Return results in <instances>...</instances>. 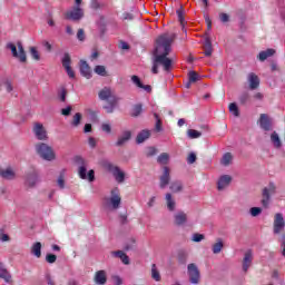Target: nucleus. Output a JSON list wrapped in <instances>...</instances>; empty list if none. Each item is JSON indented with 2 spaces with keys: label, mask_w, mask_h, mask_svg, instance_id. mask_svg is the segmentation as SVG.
<instances>
[{
  "label": "nucleus",
  "mask_w": 285,
  "mask_h": 285,
  "mask_svg": "<svg viewBox=\"0 0 285 285\" xmlns=\"http://www.w3.org/2000/svg\"><path fill=\"white\" fill-rule=\"evenodd\" d=\"M173 41H175V33H163L156 39L151 68L154 75L159 72V66L164 68L165 72L173 70V58H168L173 51Z\"/></svg>",
  "instance_id": "1"
},
{
  "label": "nucleus",
  "mask_w": 285,
  "mask_h": 285,
  "mask_svg": "<svg viewBox=\"0 0 285 285\" xmlns=\"http://www.w3.org/2000/svg\"><path fill=\"white\" fill-rule=\"evenodd\" d=\"M76 164L78 166V176L80 179H85L89 183L95 181V170L90 169L88 171V161H86V159H83L81 156H77Z\"/></svg>",
  "instance_id": "2"
},
{
  "label": "nucleus",
  "mask_w": 285,
  "mask_h": 285,
  "mask_svg": "<svg viewBox=\"0 0 285 285\" xmlns=\"http://www.w3.org/2000/svg\"><path fill=\"white\" fill-rule=\"evenodd\" d=\"M6 48L7 50H10L11 57L17 59L20 63H26V61H28L26 49H23V45L21 42H18L17 45L14 42H8Z\"/></svg>",
  "instance_id": "3"
},
{
  "label": "nucleus",
  "mask_w": 285,
  "mask_h": 285,
  "mask_svg": "<svg viewBox=\"0 0 285 285\" xmlns=\"http://www.w3.org/2000/svg\"><path fill=\"white\" fill-rule=\"evenodd\" d=\"M37 155L45 159V161H55L57 159V155L55 154V149L50 147V145L46 142H38L35 146Z\"/></svg>",
  "instance_id": "4"
},
{
  "label": "nucleus",
  "mask_w": 285,
  "mask_h": 285,
  "mask_svg": "<svg viewBox=\"0 0 285 285\" xmlns=\"http://www.w3.org/2000/svg\"><path fill=\"white\" fill-rule=\"evenodd\" d=\"M105 170H108L117 184H124L126 181V171L119 168V166L111 164L110 161H105L102 164Z\"/></svg>",
  "instance_id": "5"
},
{
  "label": "nucleus",
  "mask_w": 285,
  "mask_h": 285,
  "mask_svg": "<svg viewBox=\"0 0 285 285\" xmlns=\"http://www.w3.org/2000/svg\"><path fill=\"white\" fill-rule=\"evenodd\" d=\"M105 204L110 210H118L121 206V194L119 188H114L110 191V197L105 198Z\"/></svg>",
  "instance_id": "6"
},
{
  "label": "nucleus",
  "mask_w": 285,
  "mask_h": 285,
  "mask_svg": "<svg viewBox=\"0 0 285 285\" xmlns=\"http://www.w3.org/2000/svg\"><path fill=\"white\" fill-rule=\"evenodd\" d=\"M277 187L275 184L271 183L267 187L263 189V198L261 200L263 208H268L271 206V197L275 195Z\"/></svg>",
  "instance_id": "7"
},
{
  "label": "nucleus",
  "mask_w": 285,
  "mask_h": 285,
  "mask_svg": "<svg viewBox=\"0 0 285 285\" xmlns=\"http://www.w3.org/2000/svg\"><path fill=\"white\" fill-rule=\"evenodd\" d=\"M32 132L38 141H48V139H50V137L48 136V129H46V127L41 122L33 124Z\"/></svg>",
  "instance_id": "8"
},
{
  "label": "nucleus",
  "mask_w": 285,
  "mask_h": 285,
  "mask_svg": "<svg viewBox=\"0 0 285 285\" xmlns=\"http://www.w3.org/2000/svg\"><path fill=\"white\" fill-rule=\"evenodd\" d=\"M284 228H285L284 214L276 213L274 215V223H273L274 235H282V233H284Z\"/></svg>",
  "instance_id": "9"
},
{
  "label": "nucleus",
  "mask_w": 285,
  "mask_h": 285,
  "mask_svg": "<svg viewBox=\"0 0 285 285\" xmlns=\"http://www.w3.org/2000/svg\"><path fill=\"white\" fill-rule=\"evenodd\" d=\"M187 275L189 277L190 284H199V279H202V275L199 273V267H197L195 263H190L187 266Z\"/></svg>",
  "instance_id": "10"
},
{
  "label": "nucleus",
  "mask_w": 285,
  "mask_h": 285,
  "mask_svg": "<svg viewBox=\"0 0 285 285\" xmlns=\"http://www.w3.org/2000/svg\"><path fill=\"white\" fill-rule=\"evenodd\" d=\"M66 19H69V21H80V19H83V9L81 7H73L66 13Z\"/></svg>",
  "instance_id": "11"
},
{
  "label": "nucleus",
  "mask_w": 285,
  "mask_h": 285,
  "mask_svg": "<svg viewBox=\"0 0 285 285\" xmlns=\"http://www.w3.org/2000/svg\"><path fill=\"white\" fill-rule=\"evenodd\" d=\"M175 226H188V214L184 210H178L174 214Z\"/></svg>",
  "instance_id": "12"
},
{
  "label": "nucleus",
  "mask_w": 285,
  "mask_h": 285,
  "mask_svg": "<svg viewBox=\"0 0 285 285\" xmlns=\"http://www.w3.org/2000/svg\"><path fill=\"white\" fill-rule=\"evenodd\" d=\"M258 124L262 130H265L266 132L273 130V122L271 121V117L266 114L261 115Z\"/></svg>",
  "instance_id": "13"
},
{
  "label": "nucleus",
  "mask_w": 285,
  "mask_h": 285,
  "mask_svg": "<svg viewBox=\"0 0 285 285\" xmlns=\"http://www.w3.org/2000/svg\"><path fill=\"white\" fill-rule=\"evenodd\" d=\"M170 184V168L164 167L163 168V174L159 177V187L160 188H166Z\"/></svg>",
  "instance_id": "14"
},
{
  "label": "nucleus",
  "mask_w": 285,
  "mask_h": 285,
  "mask_svg": "<svg viewBox=\"0 0 285 285\" xmlns=\"http://www.w3.org/2000/svg\"><path fill=\"white\" fill-rule=\"evenodd\" d=\"M230 181H233V177L230 175L220 176L217 181V189L226 190V188H228V186H230Z\"/></svg>",
  "instance_id": "15"
},
{
  "label": "nucleus",
  "mask_w": 285,
  "mask_h": 285,
  "mask_svg": "<svg viewBox=\"0 0 285 285\" xmlns=\"http://www.w3.org/2000/svg\"><path fill=\"white\" fill-rule=\"evenodd\" d=\"M253 266V250L249 249L245 252L244 257H243V271L244 273H248V268Z\"/></svg>",
  "instance_id": "16"
},
{
  "label": "nucleus",
  "mask_w": 285,
  "mask_h": 285,
  "mask_svg": "<svg viewBox=\"0 0 285 285\" xmlns=\"http://www.w3.org/2000/svg\"><path fill=\"white\" fill-rule=\"evenodd\" d=\"M98 98L100 99V101H110V99H114V101H115V96L112 95V89L109 87L102 88L98 92Z\"/></svg>",
  "instance_id": "17"
},
{
  "label": "nucleus",
  "mask_w": 285,
  "mask_h": 285,
  "mask_svg": "<svg viewBox=\"0 0 285 285\" xmlns=\"http://www.w3.org/2000/svg\"><path fill=\"white\" fill-rule=\"evenodd\" d=\"M0 177L2 179L12 180L14 179V177H17V171H14V168L12 167H6V168L0 167Z\"/></svg>",
  "instance_id": "18"
},
{
  "label": "nucleus",
  "mask_w": 285,
  "mask_h": 285,
  "mask_svg": "<svg viewBox=\"0 0 285 285\" xmlns=\"http://www.w3.org/2000/svg\"><path fill=\"white\" fill-rule=\"evenodd\" d=\"M165 203L169 213H175V210H177V200H175V198L173 197V194L167 193L165 195Z\"/></svg>",
  "instance_id": "19"
},
{
  "label": "nucleus",
  "mask_w": 285,
  "mask_h": 285,
  "mask_svg": "<svg viewBox=\"0 0 285 285\" xmlns=\"http://www.w3.org/2000/svg\"><path fill=\"white\" fill-rule=\"evenodd\" d=\"M94 282L97 285H105L108 282V274L106 273V271L100 269L96 272Z\"/></svg>",
  "instance_id": "20"
},
{
  "label": "nucleus",
  "mask_w": 285,
  "mask_h": 285,
  "mask_svg": "<svg viewBox=\"0 0 285 285\" xmlns=\"http://www.w3.org/2000/svg\"><path fill=\"white\" fill-rule=\"evenodd\" d=\"M247 81L249 83V89L250 90H257L259 88V76L250 72L247 76Z\"/></svg>",
  "instance_id": "21"
},
{
  "label": "nucleus",
  "mask_w": 285,
  "mask_h": 285,
  "mask_svg": "<svg viewBox=\"0 0 285 285\" xmlns=\"http://www.w3.org/2000/svg\"><path fill=\"white\" fill-rule=\"evenodd\" d=\"M131 137H132V132L130 130H124L119 135L116 146H124V145L128 144V141H130Z\"/></svg>",
  "instance_id": "22"
},
{
  "label": "nucleus",
  "mask_w": 285,
  "mask_h": 285,
  "mask_svg": "<svg viewBox=\"0 0 285 285\" xmlns=\"http://www.w3.org/2000/svg\"><path fill=\"white\" fill-rule=\"evenodd\" d=\"M0 279H3L6 284H12V275L8 272L3 263H0Z\"/></svg>",
  "instance_id": "23"
},
{
  "label": "nucleus",
  "mask_w": 285,
  "mask_h": 285,
  "mask_svg": "<svg viewBox=\"0 0 285 285\" xmlns=\"http://www.w3.org/2000/svg\"><path fill=\"white\" fill-rule=\"evenodd\" d=\"M39 181H41V179L39 178V173L33 171L31 174H28L27 186H29V188H35V186H37Z\"/></svg>",
  "instance_id": "24"
},
{
  "label": "nucleus",
  "mask_w": 285,
  "mask_h": 285,
  "mask_svg": "<svg viewBox=\"0 0 285 285\" xmlns=\"http://www.w3.org/2000/svg\"><path fill=\"white\" fill-rule=\"evenodd\" d=\"M80 75H82V77H85L86 79L92 78V71L90 70V66L83 60L80 61Z\"/></svg>",
  "instance_id": "25"
},
{
  "label": "nucleus",
  "mask_w": 285,
  "mask_h": 285,
  "mask_svg": "<svg viewBox=\"0 0 285 285\" xmlns=\"http://www.w3.org/2000/svg\"><path fill=\"white\" fill-rule=\"evenodd\" d=\"M275 56V49H266V50H263L261 52H258L257 55V59L258 61H266V59H271V57H274Z\"/></svg>",
  "instance_id": "26"
},
{
  "label": "nucleus",
  "mask_w": 285,
  "mask_h": 285,
  "mask_svg": "<svg viewBox=\"0 0 285 285\" xmlns=\"http://www.w3.org/2000/svg\"><path fill=\"white\" fill-rule=\"evenodd\" d=\"M272 146H274V148L276 150H279V148H282V138L279 137V134H277V131H273L269 136Z\"/></svg>",
  "instance_id": "27"
},
{
  "label": "nucleus",
  "mask_w": 285,
  "mask_h": 285,
  "mask_svg": "<svg viewBox=\"0 0 285 285\" xmlns=\"http://www.w3.org/2000/svg\"><path fill=\"white\" fill-rule=\"evenodd\" d=\"M131 81H132V83H135V86H137L138 88H141L142 90H145V92H150L153 90L150 85L141 83V80L137 76H132L131 77Z\"/></svg>",
  "instance_id": "28"
},
{
  "label": "nucleus",
  "mask_w": 285,
  "mask_h": 285,
  "mask_svg": "<svg viewBox=\"0 0 285 285\" xmlns=\"http://www.w3.org/2000/svg\"><path fill=\"white\" fill-rule=\"evenodd\" d=\"M147 139H150V130L148 129L141 130L136 137L137 144H144Z\"/></svg>",
  "instance_id": "29"
},
{
  "label": "nucleus",
  "mask_w": 285,
  "mask_h": 285,
  "mask_svg": "<svg viewBox=\"0 0 285 285\" xmlns=\"http://www.w3.org/2000/svg\"><path fill=\"white\" fill-rule=\"evenodd\" d=\"M204 55L205 57L213 56V42H210V38H205L204 40Z\"/></svg>",
  "instance_id": "30"
},
{
  "label": "nucleus",
  "mask_w": 285,
  "mask_h": 285,
  "mask_svg": "<svg viewBox=\"0 0 285 285\" xmlns=\"http://www.w3.org/2000/svg\"><path fill=\"white\" fill-rule=\"evenodd\" d=\"M169 190L171 193H181L184 190V184L179 180H174L169 184Z\"/></svg>",
  "instance_id": "31"
},
{
  "label": "nucleus",
  "mask_w": 285,
  "mask_h": 285,
  "mask_svg": "<svg viewBox=\"0 0 285 285\" xmlns=\"http://www.w3.org/2000/svg\"><path fill=\"white\" fill-rule=\"evenodd\" d=\"M111 255H114V257H118L119 259H121L122 264H125L126 266L130 264V258L122 250L112 252Z\"/></svg>",
  "instance_id": "32"
},
{
  "label": "nucleus",
  "mask_w": 285,
  "mask_h": 285,
  "mask_svg": "<svg viewBox=\"0 0 285 285\" xmlns=\"http://www.w3.org/2000/svg\"><path fill=\"white\" fill-rule=\"evenodd\" d=\"M223 249H224V242L222 240V238H218L216 243L213 244L212 252L214 253V255H219V253H222Z\"/></svg>",
  "instance_id": "33"
},
{
  "label": "nucleus",
  "mask_w": 285,
  "mask_h": 285,
  "mask_svg": "<svg viewBox=\"0 0 285 285\" xmlns=\"http://www.w3.org/2000/svg\"><path fill=\"white\" fill-rule=\"evenodd\" d=\"M31 255L39 259L41 257V243L37 242L31 246Z\"/></svg>",
  "instance_id": "34"
},
{
  "label": "nucleus",
  "mask_w": 285,
  "mask_h": 285,
  "mask_svg": "<svg viewBox=\"0 0 285 285\" xmlns=\"http://www.w3.org/2000/svg\"><path fill=\"white\" fill-rule=\"evenodd\" d=\"M233 154L230 153H225L220 159V164L222 166H230V164H233Z\"/></svg>",
  "instance_id": "35"
},
{
  "label": "nucleus",
  "mask_w": 285,
  "mask_h": 285,
  "mask_svg": "<svg viewBox=\"0 0 285 285\" xmlns=\"http://www.w3.org/2000/svg\"><path fill=\"white\" fill-rule=\"evenodd\" d=\"M94 72L99 77H108V71L105 66L98 65L94 68Z\"/></svg>",
  "instance_id": "36"
},
{
  "label": "nucleus",
  "mask_w": 285,
  "mask_h": 285,
  "mask_svg": "<svg viewBox=\"0 0 285 285\" xmlns=\"http://www.w3.org/2000/svg\"><path fill=\"white\" fill-rule=\"evenodd\" d=\"M29 52L33 61H41V53H39V50H37V47H30Z\"/></svg>",
  "instance_id": "37"
},
{
  "label": "nucleus",
  "mask_w": 285,
  "mask_h": 285,
  "mask_svg": "<svg viewBox=\"0 0 285 285\" xmlns=\"http://www.w3.org/2000/svg\"><path fill=\"white\" fill-rule=\"evenodd\" d=\"M157 161H158V164L166 166V164H168V161H170V155H168L167 153H163L158 156Z\"/></svg>",
  "instance_id": "38"
},
{
  "label": "nucleus",
  "mask_w": 285,
  "mask_h": 285,
  "mask_svg": "<svg viewBox=\"0 0 285 285\" xmlns=\"http://www.w3.org/2000/svg\"><path fill=\"white\" fill-rule=\"evenodd\" d=\"M229 112L230 115H233L234 117H239V107H237V104L232 102L229 104Z\"/></svg>",
  "instance_id": "39"
},
{
  "label": "nucleus",
  "mask_w": 285,
  "mask_h": 285,
  "mask_svg": "<svg viewBox=\"0 0 285 285\" xmlns=\"http://www.w3.org/2000/svg\"><path fill=\"white\" fill-rule=\"evenodd\" d=\"M187 137H189V139H199V137H202V134L200 131H197L195 129H188Z\"/></svg>",
  "instance_id": "40"
},
{
  "label": "nucleus",
  "mask_w": 285,
  "mask_h": 285,
  "mask_svg": "<svg viewBox=\"0 0 285 285\" xmlns=\"http://www.w3.org/2000/svg\"><path fill=\"white\" fill-rule=\"evenodd\" d=\"M141 112H144V107H141V105H135L131 110V116L139 117V115H141Z\"/></svg>",
  "instance_id": "41"
},
{
  "label": "nucleus",
  "mask_w": 285,
  "mask_h": 285,
  "mask_svg": "<svg viewBox=\"0 0 285 285\" xmlns=\"http://www.w3.org/2000/svg\"><path fill=\"white\" fill-rule=\"evenodd\" d=\"M151 277L155 279V282L161 281V275L159 274V271H157V266L153 265L151 267Z\"/></svg>",
  "instance_id": "42"
},
{
  "label": "nucleus",
  "mask_w": 285,
  "mask_h": 285,
  "mask_svg": "<svg viewBox=\"0 0 285 285\" xmlns=\"http://www.w3.org/2000/svg\"><path fill=\"white\" fill-rule=\"evenodd\" d=\"M81 114L77 112L76 115H73V119L71 121V126H73V128L79 127V125L81 124Z\"/></svg>",
  "instance_id": "43"
},
{
  "label": "nucleus",
  "mask_w": 285,
  "mask_h": 285,
  "mask_svg": "<svg viewBox=\"0 0 285 285\" xmlns=\"http://www.w3.org/2000/svg\"><path fill=\"white\" fill-rule=\"evenodd\" d=\"M205 238L206 236H204V234L195 233L191 235V242L196 244H198L199 242H204Z\"/></svg>",
  "instance_id": "44"
},
{
  "label": "nucleus",
  "mask_w": 285,
  "mask_h": 285,
  "mask_svg": "<svg viewBox=\"0 0 285 285\" xmlns=\"http://www.w3.org/2000/svg\"><path fill=\"white\" fill-rule=\"evenodd\" d=\"M154 117L156 119L155 130L156 132H161L164 130V128L161 127V119H159V115L157 114H154Z\"/></svg>",
  "instance_id": "45"
},
{
  "label": "nucleus",
  "mask_w": 285,
  "mask_h": 285,
  "mask_svg": "<svg viewBox=\"0 0 285 285\" xmlns=\"http://www.w3.org/2000/svg\"><path fill=\"white\" fill-rule=\"evenodd\" d=\"M70 63H71L70 53H65L62 57L63 68H70Z\"/></svg>",
  "instance_id": "46"
},
{
  "label": "nucleus",
  "mask_w": 285,
  "mask_h": 285,
  "mask_svg": "<svg viewBox=\"0 0 285 285\" xmlns=\"http://www.w3.org/2000/svg\"><path fill=\"white\" fill-rule=\"evenodd\" d=\"M3 87L7 90V92H12V90H14V86H12V80L10 79H6L3 81Z\"/></svg>",
  "instance_id": "47"
},
{
  "label": "nucleus",
  "mask_w": 285,
  "mask_h": 285,
  "mask_svg": "<svg viewBox=\"0 0 285 285\" xmlns=\"http://www.w3.org/2000/svg\"><path fill=\"white\" fill-rule=\"evenodd\" d=\"M111 282L114 285H124V278H121L119 275H112Z\"/></svg>",
  "instance_id": "48"
},
{
  "label": "nucleus",
  "mask_w": 285,
  "mask_h": 285,
  "mask_svg": "<svg viewBox=\"0 0 285 285\" xmlns=\"http://www.w3.org/2000/svg\"><path fill=\"white\" fill-rule=\"evenodd\" d=\"M262 213V208L261 207H252L249 209V215L252 217H259V214Z\"/></svg>",
  "instance_id": "49"
},
{
  "label": "nucleus",
  "mask_w": 285,
  "mask_h": 285,
  "mask_svg": "<svg viewBox=\"0 0 285 285\" xmlns=\"http://www.w3.org/2000/svg\"><path fill=\"white\" fill-rule=\"evenodd\" d=\"M101 130L102 132H107V135H110V132H112V127L110 126L109 122H104L101 125Z\"/></svg>",
  "instance_id": "50"
},
{
  "label": "nucleus",
  "mask_w": 285,
  "mask_h": 285,
  "mask_svg": "<svg viewBox=\"0 0 285 285\" xmlns=\"http://www.w3.org/2000/svg\"><path fill=\"white\" fill-rule=\"evenodd\" d=\"M188 77H189L190 83H195V81H197L199 79V75L195 71H190Z\"/></svg>",
  "instance_id": "51"
},
{
  "label": "nucleus",
  "mask_w": 285,
  "mask_h": 285,
  "mask_svg": "<svg viewBox=\"0 0 285 285\" xmlns=\"http://www.w3.org/2000/svg\"><path fill=\"white\" fill-rule=\"evenodd\" d=\"M278 242H281L282 255L285 257V234H282Z\"/></svg>",
  "instance_id": "52"
},
{
  "label": "nucleus",
  "mask_w": 285,
  "mask_h": 285,
  "mask_svg": "<svg viewBox=\"0 0 285 285\" xmlns=\"http://www.w3.org/2000/svg\"><path fill=\"white\" fill-rule=\"evenodd\" d=\"M46 262L48 264H55V262H57V255H55V254H47Z\"/></svg>",
  "instance_id": "53"
},
{
  "label": "nucleus",
  "mask_w": 285,
  "mask_h": 285,
  "mask_svg": "<svg viewBox=\"0 0 285 285\" xmlns=\"http://www.w3.org/2000/svg\"><path fill=\"white\" fill-rule=\"evenodd\" d=\"M219 19L222 23H228V21H230V16H228V13H219Z\"/></svg>",
  "instance_id": "54"
},
{
  "label": "nucleus",
  "mask_w": 285,
  "mask_h": 285,
  "mask_svg": "<svg viewBox=\"0 0 285 285\" xmlns=\"http://www.w3.org/2000/svg\"><path fill=\"white\" fill-rule=\"evenodd\" d=\"M197 161V155L195 153H190L187 157V164H195Z\"/></svg>",
  "instance_id": "55"
},
{
  "label": "nucleus",
  "mask_w": 285,
  "mask_h": 285,
  "mask_svg": "<svg viewBox=\"0 0 285 285\" xmlns=\"http://www.w3.org/2000/svg\"><path fill=\"white\" fill-rule=\"evenodd\" d=\"M65 70L70 79H75V71L72 70V67H65Z\"/></svg>",
  "instance_id": "56"
},
{
  "label": "nucleus",
  "mask_w": 285,
  "mask_h": 285,
  "mask_svg": "<svg viewBox=\"0 0 285 285\" xmlns=\"http://www.w3.org/2000/svg\"><path fill=\"white\" fill-rule=\"evenodd\" d=\"M104 108L108 114L115 112V104L106 105Z\"/></svg>",
  "instance_id": "57"
},
{
  "label": "nucleus",
  "mask_w": 285,
  "mask_h": 285,
  "mask_svg": "<svg viewBox=\"0 0 285 285\" xmlns=\"http://www.w3.org/2000/svg\"><path fill=\"white\" fill-rule=\"evenodd\" d=\"M77 39H78L79 41H83V39H86V35L83 33V29H79V30H78Z\"/></svg>",
  "instance_id": "58"
},
{
  "label": "nucleus",
  "mask_w": 285,
  "mask_h": 285,
  "mask_svg": "<svg viewBox=\"0 0 285 285\" xmlns=\"http://www.w3.org/2000/svg\"><path fill=\"white\" fill-rule=\"evenodd\" d=\"M70 112H72V107H67L61 109V115H63L65 117H68V115H70Z\"/></svg>",
  "instance_id": "59"
},
{
  "label": "nucleus",
  "mask_w": 285,
  "mask_h": 285,
  "mask_svg": "<svg viewBox=\"0 0 285 285\" xmlns=\"http://www.w3.org/2000/svg\"><path fill=\"white\" fill-rule=\"evenodd\" d=\"M88 144H89L90 148H96L97 139H95L94 137H89L88 138Z\"/></svg>",
  "instance_id": "60"
},
{
  "label": "nucleus",
  "mask_w": 285,
  "mask_h": 285,
  "mask_svg": "<svg viewBox=\"0 0 285 285\" xmlns=\"http://www.w3.org/2000/svg\"><path fill=\"white\" fill-rule=\"evenodd\" d=\"M176 12L178 20L180 21L181 26H184V12L181 11V9H178Z\"/></svg>",
  "instance_id": "61"
},
{
  "label": "nucleus",
  "mask_w": 285,
  "mask_h": 285,
  "mask_svg": "<svg viewBox=\"0 0 285 285\" xmlns=\"http://www.w3.org/2000/svg\"><path fill=\"white\" fill-rule=\"evenodd\" d=\"M238 100L240 101V104H246V101H248V94H242Z\"/></svg>",
  "instance_id": "62"
},
{
  "label": "nucleus",
  "mask_w": 285,
  "mask_h": 285,
  "mask_svg": "<svg viewBox=\"0 0 285 285\" xmlns=\"http://www.w3.org/2000/svg\"><path fill=\"white\" fill-rule=\"evenodd\" d=\"M58 186L59 188H66V180L63 179V176L58 178Z\"/></svg>",
  "instance_id": "63"
},
{
  "label": "nucleus",
  "mask_w": 285,
  "mask_h": 285,
  "mask_svg": "<svg viewBox=\"0 0 285 285\" xmlns=\"http://www.w3.org/2000/svg\"><path fill=\"white\" fill-rule=\"evenodd\" d=\"M254 99H255L256 101H264V94H262V92H256V94L254 95Z\"/></svg>",
  "instance_id": "64"
}]
</instances>
